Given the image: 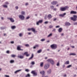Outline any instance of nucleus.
<instances>
[{
  "label": "nucleus",
  "instance_id": "1",
  "mask_svg": "<svg viewBox=\"0 0 77 77\" xmlns=\"http://www.w3.org/2000/svg\"><path fill=\"white\" fill-rule=\"evenodd\" d=\"M68 9V6H65L64 7H60V11H65Z\"/></svg>",
  "mask_w": 77,
  "mask_h": 77
},
{
  "label": "nucleus",
  "instance_id": "2",
  "mask_svg": "<svg viewBox=\"0 0 77 77\" xmlns=\"http://www.w3.org/2000/svg\"><path fill=\"white\" fill-rule=\"evenodd\" d=\"M51 47L52 49L55 50V49L57 48V45L53 44L51 45Z\"/></svg>",
  "mask_w": 77,
  "mask_h": 77
},
{
  "label": "nucleus",
  "instance_id": "3",
  "mask_svg": "<svg viewBox=\"0 0 77 77\" xmlns=\"http://www.w3.org/2000/svg\"><path fill=\"white\" fill-rule=\"evenodd\" d=\"M28 31H30V30H32V32H34V33H36L37 31L35 30V29L34 28H28Z\"/></svg>",
  "mask_w": 77,
  "mask_h": 77
},
{
  "label": "nucleus",
  "instance_id": "4",
  "mask_svg": "<svg viewBox=\"0 0 77 77\" xmlns=\"http://www.w3.org/2000/svg\"><path fill=\"white\" fill-rule=\"evenodd\" d=\"M73 17H72L71 18V20L73 21H76L77 20V15H73Z\"/></svg>",
  "mask_w": 77,
  "mask_h": 77
},
{
  "label": "nucleus",
  "instance_id": "5",
  "mask_svg": "<svg viewBox=\"0 0 77 77\" xmlns=\"http://www.w3.org/2000/svg\"><path fill=\"white\" fill-rule=\"evenodd\" d=\"M47 61H48V62H50V63H51V64H52V65H53V64H54V61H53V60H52V59H48L47 60Z\"/></svg>",
  "mask_w": 77,
  "mask_h": 77
},
{
  "label": "nucleus",
  "instance_id": "6",
  "mask_svg": "<svg viewBox=\"0 0 77 77\" xmlns=\"http://www.w3.org/2000/svg\"><path fill=\"white\" fill-rule=\"evenodd\" d=\"M31 74H33V75H34V76H36V75H37V73H36V71H35V70L32 71L31 72Z\"/></svg>",
  "mask_w": 77,
  "mask_h": 77
},
{
  "label": "nucleus",
  "instance_id": "7",
  "mask_svg": "<svg viewBox=\"0 0 77 77\" xmlns=\"http://www.w3.org/2000/svg\"><path fill=\"white\" fill-rule=\"evenodd\" d=\"M50 66V65L49 64H47L45 65L44 66V68L45 69H48V68H49V67Z\"/></svg>",
  "mask_w": 77,
  "mask_h": 77
},
{
  "label": "nucleus",
  "instance_id": "8",
  "mask_svg": "<svg viewBox=\"0 0 77 77\" xmlns=\"http://www.w3.org/2000/svg\"><path fill=\"white\" fill-rule=\"evenodd\" d=\"M57 1H53L51 2V4L53 5H56V4H57Z\"/></svg>",
  "mask_w": 77,
  "mask_h": 77
},
{
  "label": "nucleus",
  "instance_id": "9",
  "mask_svg": "<svg viewBox=\"0 0 77 77\" xmlns=\"http://www.w3.org/2000/svg\"><path fill=\"white\" fill-rule=\"evenodd\" d=\"M19 18L22 20H24V16L22 15H19Z\"/></svg>",
  "mask_w": 77,
  "mask_h": 77
},
{
  "label": "nucleus",
  "instance_id": "10",
  "mask_svg": "<svg viewBox=\"0 0 77 77\" xmlns=\"http://www.w3.org/2000/svg\"><path fill=\"white\" fill-rule=\"evenodd\" d=\"M8 19L9 20L11 23H14L15 20H14V19L12 18H8Z\"/></svg>",
  "mask_w": 77,
  "mask_h": 77
},
{
  "label": "nucleus",
  "instance_id": "11",
  "mask_svg": "<svg viewBox=\"0 0 77 77\" xmlns=\"http://www.w3.org/2000/svg\"><path fill=\"white\" fill-rule=\"evenodd\" d=\"M23 55H26V57H29L30 56V54H28V52H25L23 54Z\"/></svg>",
  "mask_w": 77,
  "mask_h": 77
},
{
  "label": "nucleus",
  "instance_id": "12",
  "mask_svg": "<svg viewBox=\"0 0 77 77\" xmlns=\"http://www.w3.org/2000/svg\"><path fill=\"white\" fill-rule=\"evenodd\" d=\"M43 22L42 20H39L38 22H37L36 24L37 25H39V23H42Z\"/></svg>",
  "mask_w": 77,
  "mask_h": 77
},
{
  "label": "nucleus",
  "instance_id": "13",
  "mask_svg": "<svg viewBox=\"0 0 77 77\" xmlns=\"http://www.w3.org/2000/svg\"><path fill=\"white\" fill-rule=\"evenodd\" d=\"M17 50H19V51L20 50L21 51H23V49H21V47L20 46H17Z\"/></svg>",
  "mask_w": 77,
  "mask_h": 77
},
{
  "label": "nucleus",
  "instance_id": "14",
  "mask_svg": "<svg viewBox=\"0 0 77 77\" xmlns=\"http://www.w3.org/2000/svg\"><path fill=\"white\" fill-rule=\"evenodd\" d=\"M70 14H77V12L76 11H72L70 12Z\"/></svg>",
  "mask_w": 77,
  "mask_h": 77
},
{
  "label": "nucleus",
  "instance_id": "15",
  "mask_svg": "<svg viewBox=\"0 0 77 77\" xmlns=\"http://www.w3.org/2000/svg\"><path fill=\"white\" fill-rule=\"evenodd\" d=\"M48 18L49 20H50V19H51V18H52V16H51V15L50 14H49L48 15Z\"/></svg>",
  "mask_w": 77,
  "mask_h": 77
},
{
  "label": "nucleus",
  "instance_id": "16",
  "mask_svg": "<svg viewBox=\"0 0 77 77\" xmlns=\"http://www.w3.org/2000/svg\"><path fill=\"white\" fill-rule=\"evenodd\" d=\"M65 15H66V13H64V14H60L59 15V16L60 17H64V16H65Z\"/></svg>",
  "mask_w": 77,
  "mask_h": 77
},
{
  "label": "nucleus",
  "instance_id": "17",
  "mask_svg": "<svg viewBox=\"0 0 77 77\" xmlns=\"http://www.w3.org/2000/svg\"><path fill=\"white\" fill-rule=\"evenodd\" d=\"M66 26H70L71 24L68 22H66L65 23Z\"/></svg>",
  "mask_w": 77,
  "mask_h": 77
},
{
  "label": "nucleus",
  "instance_id": "18",
  "mask_svg": "<svg viewBox=\"0 0 77 77\" xmlns=\"http://www.w3.org/2000/svg\"><path fill=\"white\" fill-rule=\"evenodd\" d=\"M39 47V45H36L35 46L33 47V48L35 49L36 48H37V47Z\"/></svg>",
  "mask_w": 77,
  "mask_h": 77
},
{
  "label": "nucleus",
  "instance_id": "19",
  "mask_svg": "<svg viewBox=\"0 0 77 77\" xmlns=\"http://www.w3.org/2000/svg\"><path fill=\"white\" fill-rule=\"evenodd\" d=\"M33 57H34V55L33 54H32L31 57L29 58V60H30L31 59H32L33 58Z\"/></svg>",
  "mask_w": 77,
  "mask_h": 77
},
{
  "label": "nucleus",
  "instance_id": "20",
  "mask_svg": "<svg viewBox=\"0 0 77 77\" xmlns=\"http://www.w3.org/2000/svg\"><path fill=\"white\" fill-rule=\"evenodd\" d=\"M22 70V69H21L17 70L15 71L14 72V73H15V74H17V73L19 72H20V71H21Z\"/></svg>",
  "mask_w": 77,
  "mask_h": 77
},
{
  "label": "nucleus",
  "instance_id": "21",
  "mask_svg": "<svg viewBox=\"0 0 77 77\" xmlns=\"http://www.w3.org/2000/svg\"><path fill=\"white\" fill-rule=\"evenodd\" d=\"M18 57H19L20 59H23L24 58V56L21 55L18 56Z\"/></svg>",
  "mask_w": 77,
  "mask_h": 77
},
{
  "label": "nucleus",
  "instance_id": "22",
  "mask_svg": "<svg viewBox=\"0 0 77 77\" xmlns=\"http://www.w3.org/2000/svg\"><path fill=\"white\" fill-rule=\"evenodd\" d=\"M69 63V61H67L64 64H65V65H68Z\"/></svg>",
  "mask_w": 77,
  "mask_h": 77
},
{
  "label": "nucleus",
  "instance_id": "23",
  "mask_svg": "<svg viewBox=\"0 0 77 77\" xmlns=\"http://www.w3.org/2000/svg\"><path fill=\"white\" fill-rule=\"evenodd\" d=\"M62 31V28H60L58 29L59 32H60Z\"/></svg>",
  "mask_w": 77,
  "mask_h": 77
},
{
  "label": "nucleus",
  "instance_id": "24",
  "mask_svg": "<svg viewBox=\"0 0 77 77\" xmlns=\"http://www.w3.org/2000/svg\"><path fill=\"white\" fill-rule=\"evenodd\" d=\"M44 65V63L42 62L40 63V66L41 67H43Z\"/></svg>",
  "mask_w": 77,
  "mask_h": 77
},
{
  "label": "nucleus",
  "instance_id": "25",
  "mask_svg": "<svg viewBox=\"0 0 77 77\" xmlns=\"http://www.w3.org/2000/svg\"><path fill=\"white\" fill-rule=\"evenodd\" d=\"M14 62L15 61L14 60H10V62L11 63H14Z\"/></svg>",
  "mask_w": 77,
  "mask_h": 77
},
{
  "label": "nucleus",
  "instance_id": "26",
  "mask_svg": "<svg viewBox=\"0 0 77 77\" xmlns=\"http://www.w3.org/2000/svg\"><path fill=\"white\" fill-rule=\"evenodd\" d=\"M40 74H45V72L44 71H42V72H40Z\"/></svg>",
  "mask_w": 77,
  "mask_h": 77
},
{
  "label": "nucleus",
  "instance_id": "27",
  "mask_svg": "<svg viewBox=\"0 0 77 77\" xmlns=\"http://www.w3.org/2000/svg\"><path fill=\"white\" fill-rule=\"evenodd\" d=\"M51 72V69H49L48 70V74H50Z\"/></svg>",
  "mask_w": 77,
  "mask_h": 77
},
{
  "label": "nucleus",
  "instance_id": "28",
  "mask_svg": "<svg viewBox=\"0 0 77 77\" xmlns=\"http://www.w3.org/2000/svg\"><path fill=\"white\" fill-rule=\"evenodd\" d=\"M11 28L12 29H14L16 28V26H12L11 27Z\"/></svg>",
  "mask_w": 77,
  "mask_h": 77
},
{
  "label": "nucleus",
  "instance_id": "29",
  "mask_svg": "<svg viewBox=\"0 0 77 77\" xmlns=\"http://www.w3.org/2000/svg\"><path fill=\"white\" fill-rule=\"evenodd\" d=\"M70 67H72V65H69L67 66V68H69Z\"/></svg>",
  "mask_w": 77,
  "mask_h": 77
},
{
  "label": "nucleus",
  "instance_id": "30",
  "mask_svg": "<svg viewBox=\"0 0 77 77\" xmlns=\"http://www.w3.org/2000/svg\"><path fill=\"white\" fill-rule=\"evenodd\" d=\"M42 51V50L41 49H40L38 51L37 53H41Z\"/></svg>",
  "mask_w": 77,
  "mask_h": 77
},
{
  "label": "nucleus",
  "instance_id": "31",
  "mask_svg": "<svg viewBox=\"0 0 77 77\" xmlns=\"http://www.w3.org/2000/svg\"><path fill=\"white\" fill-rule=\"evenodd\" d=\"M70 55H72L73 56H75L76 54L75 53H72L70 54Z\"/></svg>",
  "mask_w": 77,
  "mask_h": 77
},
{
  "label": "nucleus",
  "instance_id": "32",
  "mask_svg": "<svg viewBox=\"0 0 77 77\" xmlns=\"http://www.w3.org/2000/svg\"><path fill=\"white\" fill-rule=\"evenodd\" d=\"M21 14L22 15H24L25 14V12L24 11H22Z\"/></svg>",
  "mask_w": 77,
  "mask_h": 77
},
{
  "label": "nucleus",
  "instance_id": "33",
  "mask_svg": "<svg viewBox=\"0 0 77 77\" xmlns=\"http://www.w3.org/2000/svg\"><path fill=\"white\" fill-rule=\"evenodd\" d=\"M3 6L4 8H8V6L7 5H3Z\"/></svg>",
  "mask_w": 77,
  "mask_h": 77
},
{
  "label": "nucleus",
  "instance_id": "34",
  "mask_svg": "<svg viewBox=\"0 0 77 77\" xmlns=\"http://www.w3.org/2000/svg\"><path fill=\"white\" fill-rule=\"evenodd\" d=\"M52 36V34H50L48 35V38L50 36Z\"/></svg>",
  "mask_w": 77,
  "mask_h": 77
},
{
  "label": "nucleus",
  "instance_id": "35",
  "mask_svg": "<svg viewBox=\"0 0 77 77\" xmlns=\"http://www.w3.org/2000/svg\"><path fill=\"white\" fill-rule=\"evenodd\" d=\"M50 8L51 9H53L54 8V6L53 5H52L50 6Z\"/></svg>",
  "mask_w": 77,
  "mask_h": 77
},
{
  "label": "nucleus",
  "instance_id": "36",
  "mask_svg": "<svg viewBox=\"0 0 77 77\" xmlns=\"http://www.w3.org/2000/svg\"><path fill=\"white\" fill-rule=\"evenodd\" d=\"M45 41V39H42L41 40V41H42V42H43V41Z\"/></svg>",
  "mask_w": 77,
  "mask_h": 77
},
{
  "label": "nucleus",
  "instance_id": "37",
  "mask_svg": "<svg viewBox=\"0 0 77 77\" xmlns=\"http://www.w3.org/2000/svg\"><path fill=\"white\" fill-rule=\"evenodd\" d=\"M16 56L15 55L12 54L11 55V57H16Z\"/></svg>",
  "mask_w": 77,
  "mask_h": 77
},
{
  "label": "nucleus",
  "instance_id": "38",
  "mask_svg": "<svg viewBox=\"0 0 77 77\" xmlns=\"http://www.w3.org/2000/svg\"><path fill=\"white\" fill-rule=\"evenodd\" d=\"M30 74H27V75H26V77H30Z\"/></svg>",
  "mask_w": 77,
  "mask_h": 77
},
{
  "label": "nucleus",
  "instance_id": "39",
  "mask_svg": "<svg viewBox=\"0 0 77 77\" xmlns=\"http://www.w3.org/2000/svg\"><path fill=\"white\" fill-rule=\"evenodd\" d=\"M35 62L34 61L32 62L31 63V64H32V65H35Z\"/></svg>",
  "mask_w": 77,
  "mask_h": 77
},
{
  "label": "nucleus",
  "instance_id": "40",
  "mask_svg": "<svg viewBox=\"0 0 77 77\" xmlns=\"http://www.w3.org/2000/svg\"><path fill=\"white\" fill-rule=\"evenodd\" d=\"M25 46L26 47H29V45L28 44H26L25 45Z\"/></svg>",
  "mask_w": 77,
  "mask_h": 77
},
{
  "label": "nucleus",
  "instance_id": "41",
  "mask_svg": "<svg viewBox=\"0 0 77 77\" xmlns=\"http://www.w3.org/2000/svg\"><path fill=\"white\" fill-rule=\"evenodd\" d=\"M60 65V64L59 63V62L57 63V66H59Z\"/></svg>",
  "mask_w": 77,
  "mask_h": 77
},
{
  "label": "nucleus",
  "instance_id": "42",
  "mask_svg": "<svg viewBox=\"0 0 77 77\" xmlns=\"http://www.w3.org/2000/svg\"><path fill=\"white\" fill-rule=\"evenodd\" d=\"M53 26H51V25H50L49 26V27L50 28V29H51V28H53Z\"/></svg>",
  "mask_w": 77,
  "mask_h": 77
},
{
  "label": "nucleus",
  "instance_id": "43",
  "mask_svg": "<svg viewBox=\"0 0 77 77\" xmlns=\"http://www.w3.org/2000/svg\"><path fill=\"white\" fill-rule=\"evenodd\" d=\"M23 35V34H22V33H20L19 34V36H22Z\"/></svg>",
  "mask_w": 77,
  "mask_h": 77
},
{
  "label": "nucleus",
  "instance_id": "44",
  "mask_svg": "<svg viewBox=\"0 0 77 77\" xmlns=\"http://www.w3.org/2000/svg\"><path fill=\"white\" fill-rule=\"evenodd\" d=\"M25 71H26V72H29V69H25Z\"/></svg>",
  "mask_w": 77,
  "mask_h": 77
},
{
  "label": "nucleus",
  "instance_id": "45",
  "mask_svg": "<svg viewBox=\"0 0 77 77\" xmlns=\"http://www.w3.org/2000/svg\"><path fill=\"white\" fill-rule=\"evenodd\" d=\"M5 4L6 5H9V3L8 2H6L5 3Z\"/></svg>",
  "mask_w": 77,
  "mask_h": 77
},
{
  "label": "nucleus",
  "instance_id": "46",
  "mask_svg": "<svg viewBox=\"0 0 77 77\" xmlns=\"http://www.w3.org/2000/svg\"><path fill=\"white\" fill-rule=\"evenodd\" d=\"M15 9H18V6H16L15 7Z\"/></svg>",
  "mask_w": 77,
  "mask_h": 77
},
{
  "label": "nucleus",
  "instance_id": "47",
  "mask_svg": "<svg viewBox=\"0 0 77 77\" xmlns=\"http://www.w3.org/2000/svg\"><path fill=\"white\" fill-rule=\"evenodd\" d=\"M5 77H9V75H5Z\"/></svg>",
  "mask_w": 77,
  "mask_h": 77
},
{
  "label": "nucleus",
  "instance_id": "48",
  "mask_svg": "<svg viewBox=\"0 0 77 77\" xmlns=\"http://www.w3.org/2000/svg\"><path fill=\"white\" fill-rule=\"evenodd\" d=\"M29 18H30V17H27L26 18V20H28V19H29Z\"/></svg>",
  "mask_w": 77,
  "mask_h": 77
},
{
  "label": "nucleus",
  "instance_id": "49",
  "mask_svg": "<svg viewBox=\"0 0 77 77\" xmlns=\"http://www.w3.org/2000/svg\"><path fill=\"white\" fill-rule=\"evenodd\" d=\"M56 28H59V27H60V26H56Z\"/></svg>",
  "mask_w": 77,
  "mask_h": 77
},
{
  "label": "nucleus",
  "instance_id": "50",
  "mask_svg": "<svg viewBox=\"0 0 77 77\" xmlns=\"http://www.w3.org/2000/svg\"><path fill=\"white\" fill-rule=\"evenodd\" d=\"M6 53H8V54H9V51H6Z\"/></svg>",
  "mask_w": 77,
  "mask_h": 77
},
{
  "label": "nucleus",
  "instance_id": "51",
  "mask_svg": "<svg viewBox=\"0 0 77 77\" xmlns=\"http://www.w3.org/2000/svg\"><path fill=\"white\" fill-rule=\"evenodd\" d=\"M11 44H14V42L12 41L11 42Z\"/></svg>",
  "mask_w": 77,
  "mask_h": 77
},
{
  "label": "nucleus",
  "instance_id": "52",
  "mask_svg": "<svg viewBox=\"0 0 77 77\" xmlns=\"http://www.w3.org/2000/svg\"><path fill=\"white\" fill-rule=\"evenodd\" d=\"M53 32H55L56 31V29H54L53 30Z\"/></svg>",
  "mask_w": 77,
  "mask_h": 77
},
{
  "label": "nucleus",
  "instance_id": "53",
  "mask_svg": "<svg viewBox=\"0 0 77 77\" xmlns=\"http://www.w3.org/2000/svg\"><path fill=\"white\" fill-rule=\"evenodd\" d=\"M27 5H28V3H26L25 4V5L26 6H27Z\"/></svg>",
  "mask_w": 77,
  "mask_h": 77
},
{
  "label": "nucleus",
  "instance_id": "54",
  "mask_svg": "<svg viewBox=\"0 0 77 77\" xmlns=\"http://www.w3.org/2000/svg\"><path fill=\"white\" fill-rule=\"evenodd\" d=\"M48 23V22L47 21H46L45 22V24H47Z\"/></svg>",
  "mask_w": 77,
  "mask_h": 77
},
{
  "label": "nucleus",
  "instance_id": "55",
  "mask_svg": "<svg viewBox=\"0 0 77 77\" xmlns=\"http://www.w3.org/2000/svg\"><path fill=\"white\" fill-rule=\"evenodd\" d=\"M53 10H54V11H56V10H57V9L56 8H54L53 9Z\"/></svg>",
  "mask_w": 77,
  "mask_h": 77
},
{
  "label": "nucleus",
  "instance_id": "56",
  "mask_svg": "<svg viewBox=\"0 0 77 77\" xmlns=\"http://www.w3.org/2000/svg\"><path fill=\"white\" fill-rule=\"evenodd\" d=\"M74 25H77V23L76 22L75 23H74Z\"/></svg>",
  "mask_w": 77,
  "mask_h": 77
},
{
  "label": "nucleus",
  "instance_id": "57",
  "mask_svg": "<svg viewBox=\"0 0 77 77\" xmlns=\"http://www.w3.org/2000/svg\"><path fill=\"white\" fill-rule=\"evenodd\" d=\"M28 35H30L31 34V33L30 32H28Z\"/></svg>",
  "mask_w": 77,
  "mask_h": 77
},
{
  "label": "nucleus",
  "instance_id": "58",
  "mask_svg": "<svg viewBox=\"0 0 77 77\" xmlns=\"http://www.w3.org/2000/svg\"><path fill=\"white\" fill-rule=\"evenodd\" d=\"M56 20H57L56 18H55L54 19V21H56Z\"/></svg>",
  "mask_w": 77,
  "mask_h": 77
},
{
  "label": "nucleus",
  "instance_id": "59",
  "mask_svg": "<svg viewBox=\"0 0 77 77\" xmlns=\"http://www.w3.org/2000/svg\"><path fill=\"white\" fill-rule=\"evenodd\" d=\"M1 30H3V27H1Z\"/></svg>",
  "mask_w": 77,
  "mask_h": 77
},
{
  "label": "nucleus",
  "instance_id": "60",
  "mask_svg": "<svg viewBox=\"0 0 77 77\" xmlns=\"http://www.w3.org/2000/svg\"><path fill=\"white\" fill-rule=\"evenodd\" d=\"M63 33H62V34H61V36H63Z\"/></svg>",
  "mask_w": 77,
  "mask_h": 77
},
{
  "label": "nucleus",
  "instance_id": "61",
  "mask_svg": "<svg viewBox=\"0 0 77 77\" xmlns=\"http://www.w3.org/2000/svg\"><path fill=\"white\" fill-rule=\"evenodd\" d=\"M56 6L57 7V6H59V4H57L56 5Z\"/></svg>",
  "mask_w": 77,
  "mask_h": 77
},
{
  "label": "nucleus",
  "instance_id": "62",
  "mask_svg": "<svg viewBox=\"0 0 77 77\" xmlns=\"http://www.w3.org/2000/svg\"><path fill=\"white\" fill-rule=\"evenodd\" d=\"M1 19H2V20H3V17H1Z\"/></svg>",
  "mask_w": 77,
  "mask_h": 77
},
{
  "label": "nucleus",
  "instance_id": "63",
  "mask_svg": "<svg viewBox=\"0 0 77 77\" xmlns=\"http://www.w3.org/2000/svg\"><path fill=\"white\" fill-rule=\"evenodd\" d=\"M45 59H47V57H45Z\"/></svg>",
  "mask_w": 77,
  "mask_h": 77
},
{
  "label": "nucleus",
  "instance_id": "64",
  "mask_svg": "<svg viewBox=\"0 0 77 77\" xmlns=\"http://www.w3.org/2000/svg\"><path fill=\"white\" fill-rule=\"evenodd\" d=\"M72 48H74V46H72Z\"/></svg>",
  "mask_w": 77,
  "mask_h": 77
}]
</instances>
